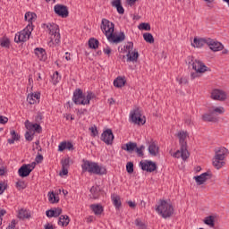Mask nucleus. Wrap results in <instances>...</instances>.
<instances>
[{"instance_id":"nucleus-39","label":"nucleus","mask_w":229,"mask_h":229,"mask_svg":"<svg viewBox=\"0 0 229 229\" xmlns=\"http://www.w3.org/2000/svg\"><path fill=\"white\" fill-rule=\"evenodd\" d=\"M112 199L115 208H121V197L119 195H114Z\"/></svg>"},{"instance_id":"nucleus-36","label":"nucleus","mask_w":229,"mask_h":229,"mask_svg":"<svg viewBox=\"0 0 229 229\" xmlns=\"http://www.w3.org/2000/svg\"><path fill=\"white\" fill-rule=\"evenodd\" d=\"M89 47L90 49H98L99 47V41L94 38H89Z\"/></svg>"},{"instance_id":"nucleus-24","label":"nucleus","mask_w":229,"mask_h":229,"mask_svg":"<svg viewBox=\"0 0 229 229\" xmlns=\"http://www.w3.org/2000/svg\"><path fill=\"white\" fill-rule=\"evenodd\" d=\"M126 56H127V62L135 63L137 62V60H139V52L137 50H134L132 52H128Z\"/></svg>"},{"instance_id":"nucleus-51","label":"nucleus","mask_w":229,"mask_h":229,"mask_svg":"<svg viewBox=\"0 0 229 229\" xmlns=\"http://www.w3.org/2000/svg\"><path fill=\"white\" fill-rule=\"evenodd\" d=\"M208 8H214V1L216 0H203Z\"/></svg>"},{"instance_id":"nucleus-63","label":"nucleus","mask_w":229,"mask_h":229,"mask_svg":"<svg viewBox=\"0 0 229 229\" xmlns=\"http://www.w3.org/2000/svg\"><path fill=\"white\" fill-rule=\"evenodd\" d=\"M16 224H17V223H16L15 220H12L11 225H9L6 229H14Z\"/></svg>"},{"instance_id":"nucleus-52","label":"nucleus","mask_w":229,"mask_h":229,"mask_svg":"<svg viewBox=\"0 0 229 229\" xmlns=\"http://www.w3.org/2000/svg\"><path fill=\"white\" fill-rule=\"evenodd\" d=\"M135 225H136V226H139L140 229L146 228V225L142 223V221H140L139 219L135 220Z\"/></svg>"},{"instance_id":"nucleus-26","label":"nucleus","mask_w":229,"mask_h":229,"mask_svg":"<svg viewBox=\"0 0 229 229\" xmlns=\"http://www.w3.org/2000/svg\"><path fill=\"white\" fill-rule=\"evenodd\" d=\"M25 21L29 22L30 26H33L34 21H37V14L35 13H25Z\"/></svg>"},{"instance_id":"nucleus-22","label":"nucleus","mask_w":229,"mask_h":229,"mask_svg":"<svg viewBox=\"0 0 229 229\" xmlns=\"http://www.w3.org/2000/svg\"><path fill=\"white\" fill-rule=\"evenodd\" d=\"M158 145L155 141H151L148 145V153L151 157H157L158 155Z\"/></svg>"},{"instance_id":"nucleus-54","label":"nucleus","mask_w":229,"mask_h":229,"mask_svg":"<svg viewBox=\"0 0 229 229\" xmlns=\"http://www.w3.org/2000/svg\"><path fill=\"white\" fill-rule=\"evenodd\" d=\"M89 131H91V137H96V135H98V127H90Z\"/></svg>"},{"instance_id":"nucleus-64","label":"nucleus","mask_w":229,"mask_h":229,"mask_svg":"<svg viewBox=\"0 0 229 229\" xmlns=\"http://www.w3.org/2000/svg\"><path fill=\"white\" fill-rule=\"evenodd\" d=\"M44 228H45V229H55L53 224H49V223L46 224V225H44Z\"/></svg>"},{"instance_id":"nucleus-55","label":"nucleus","mask_w":229,"mask_h":229,"mask_svg":"<svg viewBox=\"0 0 229 229\" xmlns=\"http://www.w3.org/2000/svg\"><path fill=\"white\" fill-rule=\"evenodd\" d=\"M66 146V141H62L58 146V151L62 152L64 151Z\"/></svg>"},{"instance_id":"nucleus-38","label":"nucleus","mask_w":229,"mask_h":229,"mask_svg":"<svg viewBox=\"0 0 229 229\" xmlns=\"http://www.w3.org/2000/svg\"><path fill=\"white\" fill-rule=\"evenodd\" d=\"M48 201H50V203H58V201H60V197L56 196V194H55L53 191L49 192Z\"/></svg>"},{"instance_id":"nucleus-8","label":"nucleus","mask_w":229,"mask_h":229,"mask_svg":"<svg viewBox=\"0 0 229 229\" xmlns=\"http://www.w3.org/2000/svg\"><path fill=\"white\" fill-rule=\"evenodd\" d=\"M31 31H33V26L30 24H28L27 27L15 35L14 37V42L19 44V42H26L30 40V36L31 35Z\"/></svg>"},{"instance_id":"nucleus-4","label":"nucleus","mask_w":229,"mask_h":229,"mask_svg":"<svg viewBox=\"0 0 229 229\" xmlns=\"http://www.w3.org/2000/svg\"><path fill=\"white\" fill-rule=\"evenodd\" d=\"M177 137L179 138L181 150H177L174 153V157L179 158L181 155L182 160H187L189 158V150H187V141H185V139L189 137V133L185 131H181L178 132Z\"/></svg>"},{"instance_id":"nucleus-3","label":"nucleus","mask_w":229,"mask_h":229,"mask_svg":"<svg viewBox=\"0 0 229 229\" xmlns=\"http://www.w3.org/2000/svg\"><path fill=\"white\" fill-rule=\"evenodd\" d=\"M81 167H82L83 173H90L91 174H99V175L106 174V168H105L104 166H100L96 162H91V161L83 159Z\"/></svg>"},{"instance_id":"nucleus-49","label":"nucleus","mask_w":229,"mask_h":229,"mask_svg":"<svg viewBox=\"0 0 229 229\" xmlns=\"http://www.w3.org/2000/svg\"><path fill=\"white\" fill-rule=\"evenodd\" d=\"M42 119H44V115L42 114V113H38L35 117L36 123L39 124V123H42Z\"/></svg>"},{"instance_id":"nucleus-14","label":"nucleus","mask_w":229,"mask_h":229,"mask_svg":"<svg viewBox=\"0 0 229 229\" xmlns=\"http://www.w3.org/2000/svg\"><path fill=\"white\" fill-rule=\"evenodd\" d=\"M192 69L195 72L191 73V80L199 78V76H201V61L195 60V62L192 63Z\"/></svg>"},{"instance_id":"nucleus-25","label":"nucleus","mask_w":229,"mask_h":229,"mask_svg":"<svg viewBox=\"0 0 229 229\" xmlns=\"http://www.w3.org/2000/svg\"><path fill=\"white\" fill-rule=\"evenodd\" d=\"M122 149L127 151L128 153H133V151L137 149V143L130 141L125 144V147H122Z\"/></svg>"},{"instance_id":"nucleus-27","label":"nucleus","mask_w":229,"mask_h":229,"mask_svg":"<svg viewBox=\"0 0 229 229\" xmlns=\"http://www.w3.org/2000/svg\"><path fill=\"white\" fill-rule=\"evenodd\" d=\"M91 210L94 212L95 216H101L103 214V206L100 204L90 205Z\"/></svg>"},{"instance_id":"nucleus-7","label":"nucleus","mask_w":229,"mask_h":229,"mask_svg":"<svg viewBox=\"0 0 229 229\" xmlns=\"http://www.w3.org/2000/svg\"><path fill=\"white\" fill-rule=\"evenodd\" d=\"M43 28H47L50 37V42L60 44V29L55 23H44Z\"/></svg>"},{"instance_id":"nucleus-47","label":"nucleus","mask_w":229,"mask_h":229,"mask_svg":"<svg viewBox=\"0 0 229 229\" xmlns=\"http://www.w3.org/2000/svg\"><path fill=\"white\" fill-rule=\"evenodd\" d=\"M16 187L17 189H19V191H21V189H26V182H24L23 181H18L16 182Z\"/></svg>"},{"instance_id":"nucleus-33","label":"nucleus","mask_w":229,"mask_h":229,"mask_svg":"<svg viewBox=\"0 0 229 229\" xmlns=\"http://www.w3.org/2000/svg\"><path fill=\"white\" fill-rule=\"evenodd\" d=\"M34 53L39 60H46V50H44V48L37 47L34 49Z\"/></svg>"},{"instance_id":"nucleus-11","label":"nucleus","mask_w":229,"mask_h":229,"mask_svg":"<svg viewBox=\"0 0 229 229\" xmlns=\"http://www.w3.org/2000/svg\"><path fill=\"white\" fill-rule=\"evenodd\" d=\"M114 132H112V129L106 130L101 135V140L107 144V146H112L114 144Z\"/></svg>"},{"instance_id":"nucleus-10","label":"nucleus","mask_w":229,"mask_h":229,"mask_svg":"<svg viewBox=\"0 0 229 229\" xmlns=\"http://www.w3.org/2000/svg\"><path fill=\"white\" fill-rule=\"evenodd\" d=\"M210 98L214 101H226L228 99V93L223 89H215L211 91Z\"/></svg>"},{"instance_id":"nucleus-20","label":"nucleus","mask_w":229,"mask_h":229,"mask_svg":"<svg viewBox=\"0 0 229 229\" xmlns=\"http://www.w3.org/2000/svg\"><path fill=\"white\" fill-rule=\"evenodd\" d=\"M208 112H211V114L216 115H223L226 110L223 106H213L208 109Z\"/></svg>"},{"instance_id":"nucleus-1","label":"nucleus","mask_w":229,"mask_h":229,"mask_svg":"<svg viewBox=\"0 0 229 229\" xmlns=\"http://www.w3.org/2000/svg\"><path fill=\"white\" fill-rule=\"evenodd\" d=\"M114 26L113 22L106 19H102L100 29L106 35L108 42H113V44H119L126 38L124 32H121L118 36L114 34Z\"/></svg>"},{"instance_id":"nucleus-50","label":"nucleus","mask_w":229,"mask_h":229,"mask_svg":"<svg viewBox=\"0 0 229 229\" xmlns=\"http://www.w3.org/2000/svg\"><path fill=\"white\" fill-rule=\"evenodd\" d=\"M125 49L128 53H131L133 51V42H128L125 46Z\"/></svg>"},{"instance_id":"nucleus-43","label":"nucleus","mask_w":229,"mask_h":229,"mask_svg":"<svg viewBox=\"0 0 229 229\" xmlns=\"http://www.w3.org/2000/svg\"><path fill=\"white\" fill-rule=\"evenodd\" d=\"M139 30H144L145 31H149L151 30V25L149 23H140Z\"/></svg>"},{"instance_id":"nucleus-37","label":"nucleus","mask_w":229,"mask_h":229,"mask_svg":"<svg viewBox=\"0 0 229 229\" xmlns=\"http://www.w3.org/2000/svg\"><path fill=\"white\" fill-rule=\"evenodd\" d=\"M143 38L145 42H148V44H154L155 43V38H153V34L149 32H146L143 34Z\"/></svg>"},{"instance_id":"nucleus-56","label":"nucleus","mask_w":229,"mask_h":229,"mask_svg":"<svg viewBox=\"0 0 229 229\" xmlns=\"http://www.w3.org/2000/svg\"><path fill=\"white\" fill-rule=\"evenodd\" d=\"M25 139L26 140H29V142H31V140H33V134H31L30 131H27L25 133Z\"/></svg>"},{"instance_id":"nucleus-40","label":"nucleus","mask_w":229,"mask_h":229,"mask_svg":"<svg viewBox=\"0 0 229 229\" xmlns=\"http://www.w3.org/2000/svg\"><path fill=\"white\" fill-rule=\"evenodd\" d=\"M60 80H62L60 73H58V72H55L52 76V81H53L54 85L60 83Z\"/></svg>"},{"instance_id":"nucleus-15","label":"nucleus","mask_w":229,"mask_h":229,"mask_svg":"<svg viewBox=\"0 0 229 229\" xmlns=\"http://www.w3.org/2000/svg\"><path fill=\"white\" fill-rule=\"evenodd\" d=\"M140 165L142 171H147L148 173H153L154 171H157V164L153 161H141Z\"/></svg>"},{"instance_id":"nucleus-2","label":"nucleus","mask_w":229,"mask_h":229,"mask_svg":"<svg viewBox=\"0 0 229 229\" xmlns=\"http://www.w3.org/2000/svg\"><path fill=\"white\" fill-rule=\"evenodd\" d=\"M228 157V150L225 147H218L215 148V156L213 157V165L216 169H221L226 165L225 161Z\"/></svg>"},{"instance_id":"nucleus-62","label":"nucleus","mask_w":229,"mask_h":229,"mask_svg":"<svg viewBox=\"0 0 229 229\" xmlns=\"http://www.w3.org/2000/svg\"><path fill=\"white\" fill-rule=\"evenodd\" d=\"M27 165V167H28L29 169H30V173H31V171H33V170L35 169V165H37V163L33 162V163L28 164V165Z\"/></svg>"},{"instance_id":"nucleus-45","label":"nucleus","mask_w":229,"mask_h":229,"mask_svg":"<svg viewBox=\"0 0 229 229\" xmlns=\"http://www.w3.org/2000/svg\"><path fill=\"white\" fill-rule=\"evenodd\" d=\"M192 47H200L201 46V39L195 38L193 39V42H191Z\"/></svg>"},{"instance_id":"nucleus-35","label":"nucleus","mask_w":229,"mask_h":229,"mask_svg":"<svg viewBox=\"0 0 229 229\" xmlns=\"http://www.w3.org/2000/svg\"><path fill=\"white\" fill-rule=\"evenodd\" d=\"M11 136H12V139L7 140V142L9 144H15V140H21V136L19 134H17V132L15 131H11Z\"/></svg>"},{"instance_id":"nucleus-46","label":"nucleus","mask_w":229,"mask_h":229,"mask_svg":"<svg viewBox=\"0 0 229 229\" xmlns=\"http://www.w3.org/2000/svg\"><path fill=\"white\" fill-rule=\"evenodd\" d=\"M176 80L179 85H187V83H189V81L185 77H181V78L177 77Z\"/></svg>"},{"instance_id":"nucleus-9","label":"nucleus","mask_w":229,"mask_h":229,"mask_svg":"<svg viewBox=\"0 0 229 229\" xmlns=\"http://www.w3.org/2000/svg\"><path fill=\"white\" fill-rule=\"evenodd\" d=\"M202 46L203 44H206L208 46L209 49L213 51L214 53H217V51H223L225 49V46L222 45L219 41H215L214 39L210 38H201Z\"/></svg>"},{"instance_id":"nucleus-29","label":"nucleus","mask_w":229,"mask_h":229,"mask_svg":"<svg viewBox=\"0 0 229 229\" xmlns=\"http://www.w3.org/2000/svg\"><path fill=\"white\" fill-rule=\"evenodd\" d=\"M31 217V214L24 208L19 210L18 218L19 219H30Z\"/></svg>"},{"instance_id":"nucleus-23","label":"nucleus","mask_w":229,"mask_h":229,"mask_svg":"<svg viewBox=\"0 0 229 229\" xmlns=\"http://www.w3.org/2000/svg\"><path fill=\"white\" fill-rule=\"evenodd\" d=\"M111 6H113V8H116V10H117L118 13H120V15H123V13H124V8L123 7V4H121V0H112Z\"/></svg>"},{"instance_id":"nucleus-32","label":"nucleus","mask_w":229,"mask_h":229,"mask_svg":"<svg viewBox=\"0 0 229 229\" xmlns=\"http://www.w3.org/2000/svg\"><path fill=\"white\" fill-rule=\"evenodd\" d=\"M114 85L117 89H122V87H124V85H126V80H124V78H123V77H117L114 81Z\"/></svg>"},{"instance_id":"nucleus-61","label":"nucleus","mask_w":229,"mask_h":229,"mask_svg":"<svg viewBox=\"0 0 229 229\" xmlns=\"http://www.w3.org/2000/svg\"><path fill=\"white\" fill-rule=\"evenodd\" d=\"M8 123V117L0 115V124H6Z\"/></svg>"},{"instance_id":"nucleus-30","label":"nucleus","mask_w":229,"mask_h":229,"mask_svg":"<svg viewBox=\"0 0 229 229\" xmlns=\"http://www.w3.org/2000/svg\"><path fill=\"white\" fill-rule=\"evenodd\" d=\"M90 193L93 199H98V198H99V194H101V188H99V186H93L90 189Z\"/></svg>"},{"instance_id":"nucleus-58","label":"nucleus","mask_w":229,"mask_h":229,"mask_svg":"<svg viewBox=\"0 0 229 229\" xmlns=\"http://www.w3.org/2000/svg\"><path fill=\"white\" fill-rule=\"evenodd\" d=\"M6 183L0 182V195L6 191Z\"/></svg>"},{"instance_id":"nucleus-59","label":"nucleus","mask_w":229,"mask_h":229,"mask_svg":"<svg viewBox=\"0 0 229 229\" xmlns=\"http://www.w3.org/2000/svg\"><path fill=\"white\" fill-rule=\"evenodd\" d=\"M65 149H68V151H72L74 149V145L69 141H66Z\"/></svg>"},{"instance_id":"nucleus-5","label":"nucleus","mask_w":229,"mask_h":229,"mask_svg":"<svg viewBox=\"0 0 229 229\" xmlns=\"http://www.w3.org/2000/svg\"><path fill=\"white\" fill-rule=\"evenodd\" d=\"M90 99H94L92 92H88L85 95L80 89H75L73 92L72 101L75 105H90Z\"/></svg>"},{"instance_id":"nucleus-13","label":"nucleus","mask_w":229,"mask_h":229,"mask_svg":"<svg viewBox=\"0 0 229 229\" xmlns=\"http://www.w3.org/2000/svg\"><path fill=\"white\" fill-rule=\"evenodd\" d=\"M131 119L134 124H146V120L142 119V114L139 109L131 112Z\"/></svg>"},{"instance_id":"nucleus-12","label":"nucleus","mask_w":229,"mask_h":229,"mask_svg":"<svg viewBox=\"0 0 229 229\" xmlns=\"http://www.w3.org/2000/svg\"><path fill=\"white\" fill-rule=\"evenodd\" d=\"M54 11L59 17H62L63 19H67L69 17V9L67 6L64 4H56L54 7Z\"/></svg>"},{"instance_id":"nucleus-28","label":"nucleus","mask_w":229,"mask_h":229,"mask_svg":"<svg viewBox=\"0 0 229 229\" xmlns=\"http://www.w3.org/2000/svg\"><path fill=\"white\" fill-rule=\"evenodd\" d=\"M38 99H40V93L31 94L27 98V101L30 103V105H35Z\"/></svg>"},{"instance_id":"nucleus-34","label":"nucleus","mask_w":229,"mask_h":229,"mask_svg":"<svg viewBox=\"0 0 229 229\" xmlns=\"http://www.w3.org/2000/svg\"><path fill=\"white\" fill-rule=\"evenodd\" d=\"M208 180H212V172L208 171L206 173L201 174V185L207 183Z\"/></svg>"},{"instance_id":"nucleus-16","label":"nucleus","mask_w":229,"mask_h":229,"mask_svg":"<svg viewBox=\"0 0 229 229\" xmlns=\"http://www.w3.org/2000/svg\"><path fill=\"white\" fill-rule=\"evenodd\" d=\"M202 119L203 121H206V123H219V118H217L212 112L204 114Z\"/></svg>"},{"instance_id":"nucleus-57","label":"nucleus","mask_w":229,"mask_h":229,"mask_svg":"<svg viewBox=\"0 0 229 229\" xmlns=\"http://www.w3.org/2000/svg\"><path fill=\"white\" fill-rule=\"evenodd\" d=\"M210 72V68H208L205 64H201V73Z\"/></svg>"},{"instance_id":"nucleus-48","label":"nucleus","mask_w":229,"mask_h":229,"mask_svg":"<svg viewBox=\"0 0 229 229\" xmlns=\"http://www.w3.org/2000/svg\"><path fill=\"white\" fill-rule=\"evenodd\" d=\"M126 171L127 173H129V174H131V173H133V164L131 162L127 163Z\"/></svg>"},{"instance_id":"nucleus-17","label":"nucleus","mask_w":229,"mask_h":229,"mask_svg":"<svg viewBox=\"0 0 229 229\" xmlns=\"http://www.w3.org/2000/svg\"><path fill=\"white\" fill-rule=\"evenodd\" d=\"M62 215V208H54L46 211L47 217H59Z\"/></svg>"},{"instance_id":"nucleus-53","label":"nucleus","mask_w":229,"mask_h":229,"mask_svg":"<svg viewBox=\"0 0 229 229\" xmlns=\"http://www.w3.org/2000/svg\"><path fill=\"white\" fill-rule=\"evenodd\" d=\"M42 160H44V156H42V154L38 153V155L35 158V162L37 164H40L42 162Z\"/></svg>"},{"instance_id":"nucleus-41","label":"nucleus","mask_w":229,"mask_h":229,"mask_svg":"<svg viewBox=\"0 0 229 229\" xmlns=\"http://www.w3.org/2000/svg\"><path fill=\"white\" fill-rule=\"evenodd\" d=\"M144 145H141L140 148L136 147V148L134 149V151H136L138 157H144Z\"/></svg>"},{"instance_id":"nucleus-31","label":"nucleus","mask_w":229,"mask_h":229,"mask_svg":"<svg viewBox=\"0 0 229 229\" xmlns=\"http://www.w3.org/2000/svg\"><path fill=\"white\" fill-rule=\"evenodd\" d=\"M71 223V219H69V216L67 215H62L59 217L58 225L61 226H67Z\"/></svg>"},{"instance_id":"nucleus-21","label":"nucleus","mask_w":229,"mask_h":229,"mask_svg":"<svg viewBox=\"0 0 229 229\" xmlns=\"http://www.w3.org/2000/svg\"><path fill=\"white\" fill-rule=\"evenodd\" d=\"M30 173L31 169H29L27 165H21L18 170V174L21 178H26V176H30Z\"/></svg>"},{"instance_id":"nucleus-42","label":"nucleus","mask_w":229,"mask_h":229,"mask_svg":"<svg viewBox=\"0 0 229 229\" xmlns=\"http://www.w3.org/2000/svg\"><path fill=\"white\" fill-rule=\"evenodd\" d=\"M0 46L2 47H10V39H8V38H2L0 40Z\"/></svg>"},{"instance_id":"nucleus-19","label":"nucleus","mask_w":229,"mask_h":229,"mask_svg":"<svg viewBox=\"0 0 229 229\" xmlns=\"http://www.w3.org/2000/svg\"><path fill=\"white\" fill-rule=\"evenodd\" d=\"M204 225H207L209 228H214L216 226V216L210 215L203 219Z\"/></svg>"},{"instance_id":"nucleus-18","label":"nucleus","mask_w":229,"mask_h":229,"mask_svg":"<svg viewBox=\"0 0 229 229\" xmlns=\"http://www.w3.org/2000/svg\"><path fill=\"white\" fill-rule=\"evenodd\" d=\"M25 127L27 130H33L34 131H37L38 133H40L42 131V127L39 123H32L29 120L25 122Z\"/></svg>"},{"instance_id":"nucleus-60","label":"nucleus","mask_w":229,"mask_h":229,"mask_svg":"<svg viewBox=\"0 0 229 229\" xmlns=\"http://www.w3.org/2000/svg\"><path fill=\"white\" fill-rule=\"evenodd\" d=\"M69 174V168L62 167V171L60 173V176H67Z\"/></svg>"},{"instance_id":"nucleus-44","label":"nucleus","mask_w":229,"mask_h":229,"mask_svg":"<svg viewBox=\"0 0 229 229\" xmlns=\"http://www.w3.org/2000/svg\"><path fill=\"white\" fill-rule=\"evenodd\" d=\"M61 164H62V167L63 168L69 169V165H70V159H69V157H66V158L63 159L61 161Z\"/></svg>"},{"instance_id":"nucleus-6","label":"nucleus","mask_w":229,"mask_h":229,"mask_svg":"<svg viewBox=\"0 0 229 229\" xmlns=\"http://www.w3.org/2000/svg\"><path fill=\"white\" fill-rule=\"evenodd\" d=\"M156 211L159 216H162L165 219L171 217L174 212V208L171 203L165 200H160L159 205L157 207Z\"/></svg>"}]
</instances>
